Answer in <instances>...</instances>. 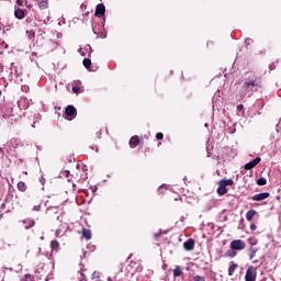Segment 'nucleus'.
<instances>
[{
    "label": "nucleus",
    "mask_w": 281,
    "mask_h": 281,
    "mask_svg": "<svg viewBox=\"0 0 281 281\" xmlns=\"http://www.w3.org/2000/svg\"><path fill=\"white\" fill-rule=\"evenodd\" d=\"M261 86L262 80L260 77H249L243 85L244 98H251V95H254V89H260Z\"/></svg>",
    "instance_id": "nucleus-1"
},
{
    "label": "nucleus",
    "mask_w": 281,
    "mask_h": 281,
    "mask_svg": "<svg viewBox=\"0 0 281 281\" xmlns=\"http://www.w3.org/2000/svg\"><path fill=\"white\" fill-rule=\"evenodd\" d=\"M227 186H234V180L222 179L218 181L217 194L220 196H224V194H227Z\"/></svg>",
    "instance_id": "nucleus-2"
},
{
    "label": "nucleus",
    "mask_w": 281,
    "mask_h": 281,
    "mask_svg": "<svg viewBox=\"0 0 281 281\" xmlns=\"http://www.w3.org/2000/svg\"><path fill=\"white\" fill-rule=\"evenodd\" d=\"M256 278H258L257 268L254 266H249L245 274V281H256Z\"/></svg>",
    "instance_id": "nucleus-3"
},
{
    "label": "nucleus",
    "mask_w": 281,
    "mask_h": 281,
    "mask_svg": "<svg viewBox=\"0 0 281 281\" xmlns=\"http://www.w3.org/2000/svg\"><path fill=\"white\" fill-rule=\"evenodd\" d=\"M245 247H247V244H245V241H243L241 239H235L231 243V249L233 251H243Z\"/></svg>",
    "instance_id": "nucleus-4"
},
{
    "label": "nucleus",
    "mask_w": 281,
    "mask_h": 281,
    "mask_svg": "<svg viewBox=\"0 0 281 281\" xmlns=\"http://www.w3.org/2000/svg\"><path fill=\"white\" fill-rule=\"evenodd\" d=\"M260 161H262V158L256 157L254 160L246 164L244 168H245V170H254V168H256L258 166V164H260Z\"/></svg>",
    "instance_id": "nucleus-5"
},
{
    "label": "nucleus",
    "mask_w": 281,
    "mask_h": 281,
    "mask_svg": "<svg viewBox=\"0 0 281 281\" xmlns=\"http://www.w3.org/2000/svg\"><path fill=\"white\" fill-rule=\"evenodd\" d=\"M105 12H106V7H104L103 3H99V4L97 5L94 15H95V16H99V19H100L101 16H104Z\"/></svg>",
    "instance_id": "nucleus-6"
},
{
    "label": "nucleus",
    "mask_w": 281,
    "mask_h": 281,
    "mask_svg": "<svg viewBox=\"0 0 281 281\" xmlns=\"http://www.w3.org/2000/svg\"><path fill=\"white\" fill-rule=\"evenodd\" d=\"M65 115H67V117H76L77 115V111L76 108L74 105H68L65 110Z\"/></svg>",
    "instance_id": "nucleus-7"
},
{
    "label": "nucleus",
    "mask_w": 281,
    "mask_h": 281,
    "mask_svg": "<svg viewBox=\"0 0 281 281\" xmlns=\"http://www.w3.org/2000/svg\"><path fill=\"white\" fill-rule=\"evenodd\" d=\"M195 241L192 238H189L187 241L183 243V249L186 251H192L194 249Z\"/></svg>",
    "instance_id": "nucleus-8"
},
{
    "label": "nucleus",
    "mask_w": 281,
    "mask_h": 281,
    "mask_svg": "<svg viewBox=\"0 0 281 281\" xmlns=\"http://www.w3.org/2000/svg\"><path fill=\"white\" fill-rule=\"evenodd\" d=\"M14 16L15 19H19V21H22V19H25V11L21 8L14 7Z\"/></svg>",
    "instance_id": "nucleus-9"
},
{
    "label": "nucleus",
    "mask_w": 281,
    "mask_h": 281,
    "mask_svg": "<svg viewBox=\"0 0 281 281\" xmlns=\"http://www.w3.org/2000/svg\"><path fill=\"white\" fill-rule=\"evenodd\" d=\"M269 192L258 193L252 195V201H265V199H269Z\"/></svg>",
    "instance_id": "nucleus-10"
},
{
    "label": "nucleus",
    "mask_w": 281,
    "mask_h": 281,
    "mask_svg": "<svg viewBox=\"0 0 281 281\" xmlns=\"http://www.w3.org/2000/svg\"><path fill=\"white\" fill-rule=\"evenodd\" d=\"M140 143H142V140L139 139V136H137V135L132 136L130 139L131 148H136V146H139Z\"/></svg>",
    "instance_id": "nucleus-11"
},
{
    "label": "nucleus",
    "mask_w": 281,
    "mask_h": 281,
    "mask_svg": "<svg viewBox=\"0 0 281 281\" xmlns=\"http://www.w3.org/2000/svg\"><path fill=\"white\" fill-rule=\"evenodd\" d=\"M40 10H47L49 8V0H38Z\"/></svg>",
    "instance_id": "nucleus-12"
},
{
    "label": "nucleus",
    "mask_w": 281,
    "mask_h": 281,
    "mask_svg": "<svg viewBox=\"0 0 281 281\" xmlns=\"http://www.w3.org/2000/svg\"><path fill=\"white\" fill-rule=\"evenodd\" d=\"M50 248H52L53 251L58 254V251L60 249V243H58V240H52L50 241Z\"/></svg>",
    "instance_id": "nucleus-13"
},
{
    "label": "nucleus",
    "mask_w": 281,
    "mask_h": 281,
    "mask_svg": "<svg viewBox=\"0 0 281 281\" xmlns=\"http://www.w3.org/2000/svg\"><path fill=\"white\" fill-rule=\"evenodd\" d=\"M91 229L89 228H82V237L86 239V240H91Z\"/></svg>",
    "instance_id": "nucleus-14"
},
{
    "label": "nucleus",
    "mask_w": 281,
    "mask_h": 281,
    "mask_svg": "<svg viewBox=\"0 0 281 281\" xmlns=\"http://www.w3.org/2000/svg\"><path fill=\"white\" fill-rule=\"evenodd\" d=\"M238 269V265L234 261H231V266L228 268V276H234V272Z\"/></svg>",
    "instance_id": "nucleus-15"
},
{
    "label": "nucleus",
    "mask_w": 281,
    "mask_h": 281,
    "mask_svg": "<svg viewBox=\"0 0 281 281\" xmlns=\"http://www.w3.org/2000/svg\"><path fill=\"white\" fill-rule=\"evenodd\" d=\"M180 276H183V270L181 269V266H176L173 269V277L180 278Z\"/></svg>",
    "instance_id": "nucleus-16"
},
{
    "label": "nucleus",
    "mask_w": 281,
    "mask_h": 281,
    "mask_svg": "<svg viewBox=\"0 0 281 281\" xmlns=\"http://www.w3.org/2000/svg\"><path fill=\"white\" fill-rule=\"evenodd\" d=\"M257 214L256 210H250L246 213V220L251 222L254 221V216Z\"/></svg>",
    "instance_id": "nucleus-17"
},
{
    "label": "nucleus",
    "mask_w": 281,
    "mask_h": 281,
    "mask_svg": "<svg viewBox=\"0 0 281 281\" xmlns=\"http://www.w3.org/2000/svg\"><path fill=\"white\" fill-rule=\"evenodd\" d=\"M18 190L20 192H25V190H27V184H25L23 181L18 182Z\"/></svg>",
    "instance_id": "nucleus-18"
},
{
    "label": "nucleus",
    "mask_w": 281,
    "mask_h": 281,
    "mask_svg": "<svg viewBox=\"0 0 281 281\" xmlns=\"http://www.w3.org/2000/svg\"><path fill=\"white\" fill-rule=\"evenodd\" d=\"M82 63L86 69H89V71H93V69H91V60L89 58H85Z\"/></svg>",
    "instance_id": "nucleus-19"
},
{
    "label": "nucleus",
    "mask_w": 281,
    "mask_h": 281,
    "mask_svg": "<svg viewBox=\"0 0 281 281\" xmlns=\"http://www.w3.org/2000/svg\"><path fill=\"white\" fill-rule=\"evenodd\" d=\"M249 251H250L249 258H250V260H254V258H256V252H257L258 250L255 249V248H250Z\"/></svg>",
    "instance_id": "nucleus-20"
},
{
    "label": "nucleus",
    "mask_w": 281,
    "mask_h": 281,
    "mask_svg": "<svg viewBox=\"0 0 281 281\" xmlns=\"http://www.w3.org/2000/svg\"><path fill=\"white\" fill-rule=\"evenodd\" d=\"M258 186H267V178H259L257 180Z\"/></svg>",
    "instance_id": "nucleus-21"
},
{
    "label": "nucleus",
    "mask_w": 281,
    "mask_h": 281,
    "mask_svg": "<svg viewBox=\"0 0 281 281\" xmlns=\"http://www.w3.org/2000/svg\"><path fill=\"white\" fill-rule=\"evenodd\" d=\"M193 281H205V277L196 274L193 277Z\"/></svg>",
    "instance_id": "nucleus-22"
},
{
    "label": "nucleus",
    "mask_w": 281,
    "mask_h": 281,
    "mask_svg": "<svg viewBox=\"0 0 281 281\" xmlns=\"http://www.w3.org/2000/svg\"><path fill=\"white\" fill-rule=\"evenodd\" d=\"M225 256H228L229 258H234L236 256V251L228 250Z\"/></svg>",
    "instance_id": "nucleus-23"
},
{
    "label": "nucleus",
    "mask_w": 281,
    "mask_h": 281,
    "mask_svg": "<svg viewBox=\"0 0 281 281\" xmlns=\"http://www.w3.org/2000/svg\"><path fill=\"white\" fill-rule=\"evenodd\" d=\"M36 224V222H34V221H29V225H26L24 228L25 229H31V227L33 226V225H35Z\"/></svg>",
    "instance_id": "nucleus-24"
},
{
    "label": "nucleus",
    "mask_w": 281,
    "mask_h": 281,
    "mask_svg": "<svg viewBox=\"0 0 281 281\" xmlns=\"http://www.w3.org/2000/svg\"><path fill=\"white\" fill-rule=\"evenodd\" d=\"M276 65H278V61H273L272 64H270L269 66L270 71H273V69H276Z\"/></svg>",
    "instance_id": "nucleus-25"
},
{
    "label": "nucleus",
    "mask_w": 281,
    "mask_h": 281,
    "mask_svg": "<svg viewBox=\"0 0 281 281\" xmlns=\"http://www.w3.org/2000/svg\"><path fill=\"white\" fill-rule=\"evenodd\" d=\"M72 92L80 93V87H78V86L72 87Z\"/></svg>",
    "instance_id": "nucleus-26"
},
{
    "label": "nucleus",
    "mask_w": 281,
    "mask_h": 281,
    "mask_svg": "<svg viewBox=\"0 0 281 281\" xmlns=\"http://www.w3.org/2000/svg\"><path fill=\"white\" fill-rule=\"evenodd\" d=\"M156 139H164V133L158 132V133L156 134Z\"/></svg>",
    "instance_id": "nucleus-27"
},
{
    "label": "nucleus",
    "mask_w": 281,
    "mask_h": 281,
    "mask_svg": "<svg viewBox=\"0 0 281 281\" xmlns=\"http://www.w3.org/2000/svg\"><path fill=\"white\" fill-rule=\"evenodd\" d=\"M24 278H25V280L34 281V278H33L32 274H30V273H26V274L24 276Z\"/></svg>",
    "instance_id": "nucleus-28"
},
{
    "label": "nucleus",
    "mask_w": 281,
    "mask_h": 281,
    "mask_svg": "<svg viewBox=\"0 0 281 281\" xmlns=\"http://www.w3.org/2000/svg\"><path fill=\"white\" fill-rule=\"evenodd\" d=\"M250 229H251V232H256V229H257L256 224H251V225H250Z\"/></svg>",
    "instance_id": "nucleus-29"
},
{
    "label": "nucleus",
    "mask_w": 281,
    "mask_h": 281,
    "mask_svg": "<svg viewBox=\"0 0 281 281\" xmlns=\"http://www.w3.org/2000/svg\"><path fill=\"white\" fill-rule=\"evenodd\" d=\"M243 109H245V105L243 104L237 105V111H243Z\"/></svg>",
    "instance_id": "nucleus-30"
},
{
    "label": "nucleus",
    "mask_w": 281,
    "mask_h": 281,
    "mask_svg": "<svg viewBox=\"0 0 281 281\" xmlns=\"http://www.w3.org/2000/svg\"><path fill=\"white\" fill-rule=\"evenodd\" d=\"M18 5H23V0H16Z\"/></svg>",
    "instance_id": "nucleus-31"
},
{
    "label": "nucleus",
    "mask_w": 281,
    "mask_h": 281,
    "mask_svg": "<svg viewBox=\"0 0 281 281\" xmlns=\"http://www.w3.org/2000/svg\"><path fill=\"white\" fill-rule=\"evenodd\" d=\"M81 170H82V172H87V166L86 165L82 166Z\"/></svg>",
    "instance_id": "nucleus-32"
},
{
    "label": "nucleus",
    "mask_w": 281,
    "mask_h": 281,
    "mask_svg": "<svg viewBox=\"0 0 281 281\" xmlns=\"http://www.w3.org/2000/svg\"><path fill=\"white\" fill-rule=\"evenodd\" d=\"M131 258H133V254H130V256L127 257V260H131Z\"/></svg>",
    "instance_id": "nucleus-33"
},
{
    "label": "nucleus",
    "mask_w": 281,
    "mask_h": 281,
    "mask_svg": "<svg viewBox=\"0 0 281 281\" xmlns=\"http://www.w3.org/2000/svg\"><path fill=\"white\" fill-rule=\"evenodd\" d=\"M65 173H66V177H69V171H65Z\"/></svg>",
    "instance_id": "nucleus-34"
},
{
    "label": "nucleus",
    "mask_w": 281,
    "mask_h": 281,
    "mask_svg": "<svg viewBox=\"0 0 281 281\" xmlns=\"http://www.w3.org/2000/svg\"><path fill=\"white\" fill-rule=\"evenodd\" d=\"M166 267H167L166 265L162 266L164 269H166Z\"/></svg>",
    "instance_id": "nucleus-35"
}]
</instances>
